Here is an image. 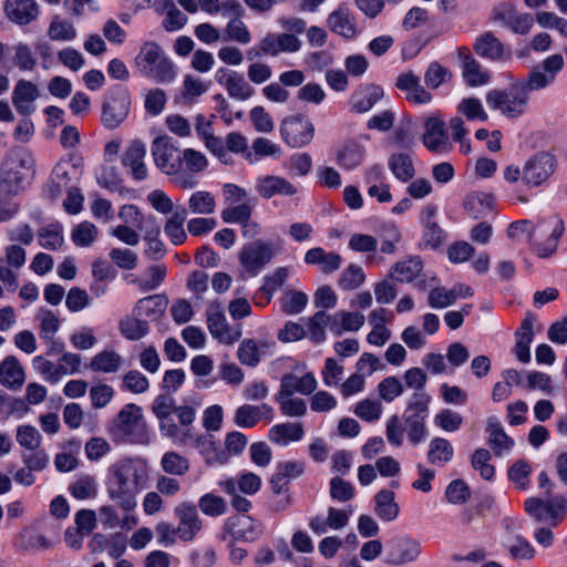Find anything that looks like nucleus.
<instances>
[{
	"instance_id": "obj_1",
	"label": "nucleus",
	"mask_w": 567,
	"mask_h": 567,
	"mask_svg": "<svg viewBox=\"0 0 567 567\" xmlns=\"http://www.w3.org/2000/svg\"><path fill=\"white\" fill-rule=\"evenodd\" d=\"M152 412L158 420L161 434L173 443L185 445L193 442L194 447L204 457L215 446L216 442L213 435H195L196 409L194 406L177 405L171 395L159 394L153 400Z\"/></svg>"
},
{
	"instance_id": "obj_2",
	"label": "nucleus",
	"mask_w": 567,
	"mask_h": 567,
	"mask_svg": "<svg viewBox=\"0 0 567 567\" xmlns=\"http://www.w3.org/2000/svg\"><path fill=\"white\" fill-rule=\"evenodd\" d=\"M150 478L147 461L124 457L107 470L106 491L111 501L121 509L131 512L137 506L136 497Z\"/></svg>"
},
{
	"instance_id": "obj_3",
	"label": "nucleus",
	"mask_w": 567,
	"mask_h": 567,
	"mask_svg": "<svg viewBox=\"0 0 567 567\" xmlns=\"http://www.w3.org/2000/svg\"><path fill=\"white\" fill-rule=\"evenodd\" d=\"M135 66L141 75L159 84L172 83L177 74L173 61L154 42H146L141 47L135 56Z\"/></svg>"
},
{
	"instance_id": "obj_4",
	"label": "nucleus",
	"mask_w": 567,
	"mask_h": 567,
	"mask_svg": "<svg viewBox=\"0 0 567 567\" xmlns=\"http://www.w3.org/2000/svg\"><path fill=\"white\" fill-rule=\"evenodd\" d=\"M107 433L116 443H145L146 432L142 409L134 404H125L110 422Z\"/></svg>"
},
{
	"instance_id": "obj_5",
	"label": "nucleus",
	"mask_w": 567,
	"mask_h": 567,
	"mask_svg": "<svg viewBox=\"0 0 567 567\" xmlns=\"http://www.w3.org/2000/svg\"><path fill=\"white\" fill-rule=\"evenodd\" d=\"M486 104L503 116L515 120L522 117L528 107L529 94L524 82H515L506 89L489 90L485 96Z\"/></svg>"
},
{
	"instance_id": "obj_6",
	"label": "nucleus",
	"mask_w": 567,
	"mask_h": 567,
	"mask_svg": "<svg viewBox=\"0 0 567 567\" xmlns=\"http://www.w3.org/2000/svg\"><path fill=\"white\" fill-rule=\"evenodd\" d=\"M565 231L564 220L558 215H549L534 224L532 249L539 258L551 257Z\"/></svg>"
},
{
	"instance_id": "obj_7",
	"label": "nucleus",
	"mask_w": 567,
	"mask_h": 567,
	"mask_svg": "<svg viewBox=\"0 0 567 567\" xmlns=\"http://www.w3.org/2000/svg\"><path fill=\"white\" fill-rule=\"evenodd\" d=\"M525 511L536 522L555 527L567 514V495H559L545 501L529 497L525 502Z\"/></svg>"
},
{
	"instance_id": "obj_8",
	"label": "nucleus",
	"mask_w": 567,
	"mask_h": 567,
	"mask_svg": "<svg viewBox=\"0 0 567 567\" xmlns=\"http://www.w3.org/2000/svg\"><path fill=\"white\" fill-rule=\"evenodd\" d=\"M151 153L156 167L164 174L177 175L182 173V153L172 137L162 135L154 138Z\"/></svg>"
},
{
	"instance_id": "obj_9",
	"label": "nucleus",
	"mask_w": 567,
	"mask_h": 567,
	"mask_svg": "<svg viewBox=\"0 0 567 567\" xmlns=\"http://www.w3.org/2000/svg\"><path fill=\"white\" fill-rule=\"evenodd\" d=\"M301 40L292 33L286 32H268L258 43V52L255 55L254 49H250L247 54L249 60L256 59L257 54L261 53L267 56H278L282 53H296L301 49Z\"/></svg>"
},
{
	"instance_id": "obj_10",
	"label": "nucleus",
	"mask_w": 567,
	"mask_h": 567,
	"mask_svg": "<svg viewBox=\"0 0 567 567\" xmlns=\"http://www.w3.org/2000/svg\"><path fill=\"white\" fill-rule=\"evenodd\" d=\"M174 516L178 522L176 527L179 534V542L190 543L202 533L204 522L194 503L188 501L178 503L174 507Z\"/></svg>"
},
{
	"instance_id": "obj_11",
	"label": "nucleus",
	"mask_w": 567,
	"mask_h": 567,
	"mask_svg": "<svg viewBox=\"0 0 567 567\" xmlns=\"http://www.w3.org/2000/svg\"><path fill=\"white\" fill-rule=\"evenodd\" d=\"M30 164V158L8 157L1 166L0 188L8 193H17L21 189L29 177Z\"/></svg>"
},
{
	"instance_id": "obj_12",
	"label": "nucleus",
	"mask_w": 567,
	"mask_h": 567,
	"mask_svg": "<svg viewBox=\"0 0 567 567\" xmlns=\"http://www.w3.org/2000/svg\"><path fill=\"white\" fill-rule=\"evenodd\" d=\"M206 321L210 334L220 343L233 344L240 338V330H235L228 324L223 305L218 301L207 306Z\"/></svg>"
},
{
	"instance_id": "obj_13",
	"label": "nucleus",
	"mask_w": 567,
	"mask_h": 567,
	"mask_svg": "<svg viewBox=\"0 0 567 567\" xmlns=\"http://www.w3.org/2000/svg\"><path fill=\"white\" fill-rule=\"evenodd\" d=\"M282 140L290 147H302L309 144L315 134V127L310 120L300 116L286 117L280 125Z\"/></svg>"
},
{
	"instance_id": "obj_14",
	"label": "nucleus",
	"mask_w": 567,
	"mask_h": 567,
	"mask_svg": "<svg viewBox=\"0 0 567 567\" xmlns=\"http://www.w3.org/2000/svg\"><path fill=\"white\" fill-rule=\"evenodd\" d=\"M421 555V544L411 536H398L388 543L385 563L402 566L414 563Z\"/></svg>"
},
{
	"instance_id": "obj_15",
	"label": "nucleus",
	"mask_w": 567,
	"mask_h": 567,
	"mask_svg": "<svg viewBox=\"0 0 567 567\" xmlns=\"http://www.w3.org/2000/svg\"><path fill=\"white\" fill-rule=\"evenodd\" d=\"M130 95L125 90H112L103 103L102 122L107 128L117 127L127 116Z\"/></svg>"
},
{
	"instance_id": "obj_16",
	"label": "nucleus",
	"mask_w": 567,
	"mask_h": 567,
	"mask_svg": "<svg viewBox=\"0 0 567 567\" xmlns=\"http://www.w3.org/2000/svg\"><path fill=\"white\" fill-rule=\"evenodd\" d=\"M423 145L432 153L447 154L452 150L445 123L439 114H432L424 121Z\"/></svg>"
},
{
	"instance_id": "obj_17",
	"label": "nucleus",
	"mask_w": 567,
	"mask_h": 567,
	"mask_svg": "<svg viewBox=\"0 0 567 567\" xmlns=\"http://www.w3.org/2000/svg\"><path fill=\"white\" fill-rule=\"evenodd\" d=\"M556 162L548 153H539L523 166V183L530 187H537L545 183L555 172Z\"/></svg>"
},
{
	"instance_id": "obj_18",
	"label": "nucleus",
	"mask_w": 567,
	"mask_h": 567,
	"mask_svg": "<svg viewBox=\"0 0 567 567\" xmlns=\"http://www.w3.org/2000/svg\"><path fill=\"white\" fill-rule=\"evenodd\" d=\"M276 343L268 339L246 338L237 349V359L243 365L255 368L275 353Z\"/></svg>"
},
{
	"instance_id": "obj_19",
	"label": "nucleus",
	"mask_w": 567,
	"mask_h": 567,
	"mask_svg": "<svg viewBox=\"0 0 567 567\" xmlns=\"http://www.w3.org/2000/svg\"><path fill=\"white\" fill-rule=\"evenodd\" d=\"M272 256L270 245L256 240L241 248L239 261L246 271L256 276L271 260Z\"/></svg>"
},
{
	"instance_id": "obj_20",
	"label": "nucleus",
	"mask_w": 567,
	"mask_h": 567,
	"mask_svg": "<svg viewBox=\"0 0 567 567\" xmlns=\"http://www.w3.org/2000/svg\"><path fill=\"white\" fill-rule=\"evenodd\" d=\"M474 52L493 62H506L512 59V51L492 31H485L476 37L473 43Z\"/></svg>"
},
{
	"instance_id": "obj_21",
	"label": "nucleus",
	"mask_w": 567,
	"mask_h": 567,
	"mask_svg": "<svg viewBox=\"0 0 567 567\" xmlns=\"http://www.w3.org/2000/svg\"><path fill=\"white\" fill-rule=\"evenodd\" d=\"M327 24L331 32L346 40H353L361 32L355 16L344 6H340L329 13Z\"/></svg>"
},
{
	"instance_id": "obj_22",
	"label": "nucleus",
	"mask_w": 567,
	"mask_h": 567,
	"mask_svg": "<svg viewBox=\"0 0 567 567\" xmlns=\"http://www.w3.org/2000/svg\"><path fill=\"white\" fill-rule=\"evenodd\" d=\"M215 80L235 100H248L254 93L251 85L236 71L220 68L215 73Z\"/></svg>"
},
{
	"instance_id": "obj_23",
	"label": "nucleus",
	"mask_w": 567,
	"mask_h": 567,
	"mask_svg": "<svg viewBox=\"0 0 567 567\" xmlns=\"http://www.w3.org/2000/svg\"><path fill=\"white\" fill-rule=\"evenodd\" d=\"M255 190L265 199L274 196H293L297 194V187L285 177L278 175H261L256 178Z\"/></svg>"
},
{
	"instance_id": "obj_24",
	"label": "nucleus",
	"mask_w": 567,
	"mask_h": 567,
	"mask_svg": "<svg viewBox=\"0 0 567 567\" xmlns=\"http://www.w3.org/2000/svg\"><path fill=\"white\" fill-rule=\"evenodd\" d=\"M146 146L142 141H132L122 155V165L130 169L132 177L136 181H143L147 177V167L144 158Z\"/></svg>"
},
{
	"instance_id": "obj_25",
	"label": "nucleus",
	"mask_w": 567,
	"mask_h": 567,
	"mask_svg": "<svg viewBox=\"0 0 567 567\" xmlns=\"http://www.w3.org/2000/svg\"><path fill=\"white\" fill-rule=\"evenodd\" d=\"M37 0H6L3 10L7 18L16 24L25 25L39 16Z\"/></svg>"
},
{
	"instance_id": "obj_26",
	"label": "nucleus",
	"mask_w": 567,
	"mask_h": 567,
	"mask_svg": "<svg viewBox=\"0 0 567 567\" xmlns=\"http://www.w3.org/2000/svg\"><path fill=\"white\" fill-rule=\"evenodd\" d=\"M39 96L35 84L28 80H19L12 92V104L17 112L28 116L35 111L34 101Z\"/></svg>"
},
{
	"instance_id": "obj_27",
	"label": "nucleus",
	"mask_w": 567,
	"mask_h": 567,
	"mask_svg": "<svg viewBox=\"0 0 567 567\" xmlns=\"http://www.w3.org/2000/svg\"><path fill=\"white\" fill-rule=\"evenodd\" d=\"M274 417V409L262 403L260 405L243 404L235 411L234 422L237 426L244 429L254 427L261 419L271 421Z\"/></svg>"
},
{
	"instance_id": "obj_28",
	"label": "nucleus",
	"mask_w": 567,
	"mask_h": 567,
	"mask_svg": "<svg viewBox=\"0 0 567 567\" xmlns=\"http://www.w3.org/2000/svg\"><path fill=\"white\" fill-rule=\"evenodd\" d=\"M365 159V147L355 140L346 141L336 151V163L346 171L362 165Z\"/></svg>"
},
{
	"instance_id": "obj_29",
	"label": "nucleus",
	"mask_w": 567,
	"mask_h": 567,
	"mask_svg": "<svg viewBox=\"0 0 567 567\" xmlns=\"http://www.w3.org/2000/svg\"><path fill=\"white\" fill-rule=\"evenodd\" d=\"M318 385V382L311 372L299 377L293 373L284 374L280 379V386L278 392L285 394L299 393L302 395L311 394Z\"/></svg>"
},
{
	"instance_id": "obj_30",
	"label": "nucleus",
	"mask_w": 567,
	"mask_h": 567,
	"mask_svg": "<svg viewBox=\"0 0 567 567\" xmlns=\"http://www.w3.org/2000/svg\"><path fill=\"white\" fill-rule=\"evenodd\" d=\"M25 374L19 360L13 355L0 362V384L10 390H18L24 383Z\"/></svg>"
},
{
	"instance_id": "obj_31",
	"label": "nucleus",
	"mask_w": 567,
	"mask_h": 567,
	"mask_svg": "<svg viewBox=\"0 0 567 567\" xmlns=\"http://www.w3.org/2000/svg\"><path fill=\"white\" fill-rule=\"evenodd\" d=\"M305 436V429L300 422H286L270 427L268 439L279 445L287 446L291 442H299Z\"/></svg>"
},
{
	"instance_id": "obj_32",
	"label": "nucleus",
	"mask_w": 567,
	"mask_h": 567,
	"mask_svg": "<svg viewBox=\"0 0 567 567\" xmlns=\"http://www.w3.org/2000/svg\"><path fill=\"white\" fill-rule=\"evenodd\" d=\"M486 431L488 433V445L496 456H502L514 445V441L505 433L499 420L495 416L487 419Z\"/></svg>"
},
{
	"instance_id": "obj_33",
	"label": "nucleus",
	"mask_w": 567,
	"mask_h": 567,
	"mask_svg": "<svg viewBox=\"0 0 567 567\" xmlns=\"http://www.w3.org/2000/svg\"><path fill=\"white\" fill-rule=\"evenodd\" d=\"M383 90L378 85L360 86L352 95L350 107L355 113L370 111L383 97Z\"/></svg>"
},
{
	"instance_id": "obj_34",
	"label": "nucleus",
	"mask_w": 567,
	"mask_h": 567,
	"mask_svg": "<svg viewBox=\"0 0 567 567\" xmlns=\"http://www.w3.org/2000/svg\"><path fill=\"white\" fill-rule=\"evenodd\" d=\"M305 262L308 265H319L323 274H331L341 267L342 258L337 252H327L321 247H315L305 254Z\"/></svg>"
},
{
	"instance_id": "obj_35",
	"label": "nucleus",
	"mask_w": 567,
	"mask_h": 567,
	"mask_svg": "<svg viewBox=\"0 0 567 567\" xmlns=\"http://www.w3.org/2000/svg\"><path fill=\"white\" fill-rule=\"evenodd\" d=\"M374 513L383 522L396 519L400 507L395 502V493L391 489H381L374 495Z\"/></svg>"
},
{
	"instance_id": "obj_36",
	"label": "nucleus",
	"mask_w": 567,
	"mask_h": 567,
	"mask_svg": "<svg viewBox=\"0 0 567 567\" xmlns=\"http://www.w3.org/2000/svg\"><path fill=\"white\" fill-rule=\"evenodd\" d=\"M533 324L534 317L529 313L523 320L519 330L516 332V344L514 352L516 358L523 362L528 363L530 361L529 346L533 341Z\"/></svg>"
},
{
	"instance_id": "obj_37",
	"label": "nucleus",
	"mask_w": 567,
	"mask_h": 567,
	"mask_svg": "<svg viewBox=\"0 0 567 567\" xmlns=\"http://www.w3.org/2000/svg\"><path fill=\"white\" fill-rule=\"evenodd\" d=\"M365 318L360 312L338 311L331 316V332L340 336L348 331H358L364 324Z\"/></svg>"
},
{
	"instance_id": "obj_38",
	"label": "nucleus",
	"mask_w": 567,
	"mask_h": 567,
	"mask_svg": "<svg viewBox=\"0 0 567 567\" xmlns=\"http://www.w3.org/2000/svg\"><path fill=\"white\" fill-rule=\"evenodd\" d=\"M231 534L235 538L254 542L262 534V525L250 516H239L231 522Z\"/></svg>"
},
{
	"instance_id": "obj_39",
	"label": "nucleus",
	"mask_w": 567,
	"mask_h": 567,
	"mask_svg": "<svg viewBox=\"0 0 567 567\" xmlns=\"http://www.w3.org/2000/svg\"><path fill=\"white\" fill-rule=\"evenodd\" d=\"M132 311V315L125 316L118 322L121 334L131 341H136L144 338L148 333V323Z\"/></svg>"
},
{
	"instance_id": "obj_40",
	"label": "nucleus",
	"mask_w": 567,
	"mask_h": 567,
	"mask_svg": "<svg viewBox=\"0 0 567 567\" xmlns=\"http://www.w3.org/2000/svg\"><path fill=\"white\" fill-rule=\"evenodd\" d=\"M168 305V299L163 295H153L140 299L134 309V313L146 318H157L164 313Z\"/></svg>"
},
{
	"instance_id": "obj_41",
	"label": "nucleus",
	"mask_w": 567,
	"mask_h": 567,
	"mask_svg": "<svg viewBox=\"0 0 567 567\" xmlns=\"http://www.w3.org/2000/svg\"><path fill=\"white\" fill-rule=\"evenodd\" d=\"M123 358L114 350H103L90 361V369L94 372L115 373L120 370Z\"/></svg>"
},
{
	"instance_id": "obj_42",
	"label": "nucleus",
	"mask_w": 567,
	"mask_h": 567,
	"mask_svg": "<svg viewBox=\"0 0 567 567\" xmlns=\"http://www.w3.org/2000/svg\"><path fill=\"white\" fill-rule=\"evenodd\" d=\"M454 455L452 444L444 437H434L430 441L427 460L432 465L443 466L449 463Z\"/></svg>"
},
{
	"instance_id": "obj_43",
	"label": "nucleus",
	"mask_w": 567,
	"mask_h": 567,
	"mask_svg": "<svg viewBox=\"0 0 567 567\" xmlns=\"http://www.w3.org/2000/svg\"><path fill=\"white\" fill-rule=\"evenodd\" d=\"M388 165L392 174L401 182L410 181L415 174L413 161L406 153L392 154Z\"/></svg>"
},
{
	"instance_id": "obj_44",
	"label": "nucleus",
	"mask_w": 567,
	"mask_h": 567,
	"mask_svg": "<svg viewBox=\"0 0 567 567\" xmlns=\"http://www.w3.org/2000/svg\"><path fill=\"white\" fill-rule=\"evenodd\" d=\"M185 220L186 209L181 207L172 214L164 226L165 234L174 245H181L187 238L186 231L184 230Z\"/></svg>"
},
{
	"instance_id": "obj_45",
	"label": "nucleus",
	"mask_w": 567,
	"mask_h": 567,
	"mask_svg": "<svg viewBox=\"0 0 567 567\" xmlns=\"http://www.w3.org/2000/svg\"><path fill=\"white\" fill-rule=\"evenodd\" d=\"M275 400L279 404L281 413L289 417H301L307 413V403L295 394L277 392Z\"/></svg>"
},
{
	"instance_id": "obj_46",
	"label": "nucleus",
	"mask_w": 567,
	"mask_h": 567,
	"mask_svg": "<svg viewBox=\"0 0 567 567\" xmlns=\"http://www.w3.org/2000/svg\"><path fill=\"white\" fill-rule=\"evenodd\" d=\"M422 270V262L419 258H409L396 262L390 271V277L398 282H411Z\"/></svg>"
},
{
	"instance_id": "obj_47",
	"label": "nucleus",
	"mask_w": 567,
	"mask_h": 567,
	"mask_svg": "<svg viewBox=\"0 0 567 567\" xmlns=\"http://www.w3.org/2000/svg\"><path fill=\"white\" fill-rule=\"evenodd\" d=\"M252 151L246 152L245 159L249 164L257 163L261 157H277L280 146L266 137H258L252 142Z\"/></svg>"
},
{
	"instance_id": "obj_48",
	"label": "nucleus",
	"mask_w": 567,
	"mask_h": 567,
	"mask_svg": "<svg viewBox=\"0 0 567 567\" xmlns=\"http://www.w3.org/2000/svg\"><path fill=\"white\" fill-rule=\"evenodd\" d=\"M188 209L195 215L213 214L216 209L214 195L206 190L194 192L188 199Z\"/></svg>"
},
{
	"instance_id": "obj_49",
	"label": "nucleus",
	"mask_w": 567,
	"mask_h": 567,
	"mask_svg": "<svg viewBox=\"0 0 567 567\" xmlns=\"http://www.w3.org/2000/svg\"><path fill=\"white\" fill-rule=\"evenodd\" d=\"M189 461L177 452H166L161 458V467L164 473L172 476H183L189 471Z\"/></svg>"
},
{
	"instance_id": "obj_50",
	"label": "nucleus",
	"mask_w": 567,
	"mask_h": 567,
	"mask_svg": "<svg viewBox=\"0 0 567 567\" xmlns=\"http://www.w3.org/2000/svg\"><path fill=\"white\" fill-rule=\"evenodd\" d=\"M71 171H75L74 166L69 162H60L55 165L52 176L50 188H53L52 196L55 197L66 189L72 181Z\"/></svg>"
},
{
	"instance_id": "obj_51",
	"label": "nucleus",
	"mask_w": 567,
	"mask_h": 567,
	"mask_svg": "<svg viewBox=\"0 0 567 567\" xmlns=\"http://www.w3.org/2000/svg\"><path fill=\"white\" fill-rule=\"evenodd\" d=\"M462 76L464 82L472 87L482 86L489 82V73L476 59L462 65Z\"/></svg>"
},
{
	"instance_id": "obj_52",
	"label": "nucleus",
	"mask_w": 567,
	"mask_h": 567,
	"mask_svg": "<svg viewBox=\"0 0 567 567\" xmlns=\"http://www.w3.org/2000/svg\"><path fill=\"white\" fill-rule=\"evenodd\" d=\"M457 112L464 115L468 121L485 122L488 120V114L482 101L474 96L463 99L457 105Z\"/></svg>"
},
{
	"instance_id": "obj_53",
	"label": "nucleus",
	"mask_w": 567,
	"mask_h": 567,
	"mask_svg": "<svg viewBox=\"0 0 567 567\" xmlns=\"http://www.w3.org/2000/svg\"><path fill=\"white\" fill-rule=\"evenodd\" d=\"M308 305V296L298 290H286L280 299L281 310L287 315H298Z\"/></svg>"
},
{
	"instance_id": "obj_54",
	"label": "nucleus",
	"mask_w": 567,
	"mask_h": 567,
	"mask_svg": "<svg viewBox=\"0 0 567 567\" xmlns=\"http://www.w3.org/2000/svg\"><path fill=\"white\" fill-rule=\"evenodd\" d=\"M425 421L424 419L410 416V414H403L404 430L412 445H417L427 437Z\"/></svg>"
},
{
	"instance_id": "obj_55",
	"label": "nucleus",
	"mask_w": 567,
	"mask_h": 567,
	"mask_svg": "<svg viewBox=\"0 0 567 567\" xmlns=\"http://www.w3.org/2000/svg\"><path fill=\"white\" fill-rule=\"evenodd\" d=\"M69 491L76 499L92 498L97 493V484L92 475H81L73 484L70 485Z\"/></svg>"
},
{
	"instance_id": "obj_56",
	"label": "nucleus",
	"mask_w": 567,
	"mask_h": 567,
	"mask_svg": "<svg viewBox=\"0 0 567 567\" xmlns=\"http://www.w3.org/2000/svg\"><path fill=\"white\" fill-rule=\"evenodd\" d=\"M365 280V274L361 266L351 264L340 275L338 286L343 290H354Z\"/></svg>"
},
{
	"instance_id": "obj_57",
	"label": "nucleus",
	"mask_w": 567,
	"mask_h": 567,
	"mask_svg": "<svg viewBox=\"0 0 567 567\" xmlns=\"http://www.w3.org/2000/svg\"><path fill=\"white\" fill-rule=\"evenodd\" d=\"M48 35L53 41H71L76 37V30L71 22L54 17L49 25Z\"/></svg>"
},
{
	"instance_id": "obj_58",
	"label": "nucleus",
	"mask_w": 567,
	"mask_h": 567,
	"mask_svg": "<svg viewBox=\"0 0 567 567\" xmlns=\"http://www.w3.org/2000/svg\"><path fill=\"white\" fill-rule=\"evenodd\" d=\"M327 327L331 330V316L324 311L316 312L309 320V338L317 343L322 342L326 338L324 329Z\"/></svg>"
},
{
	"instance_id": "obj_59",
	"label": "nucleus",
	"mask_w": 567,
	"mask_h": 567,
	"mask_svg": "<svg viewBox=\"0 0 567 567\" xmlns=\"http://www.w3.org/2000/svg\"><path fill=\"white\" fill-rule=\"evenodd\" d=\"M198 507L203 514L217 517L226 513L227 505L224 498L213 493L204 494L198 499Z\"/></svg>"
},
{
	"instance_id": "obj_60",
	"label": "nucleus",
	"mask_w": 567,
	"mask_h": 567,
	"mask_svg": "<svg viewBox=\"0 0 567 567\" xmlns=\"http://www.w3.org/2000/svg\"><path fill=\"white\" fill-rule=\"evenodd\" d=\"M225 34V41H234L240 44H248L251 41L250 31L245 22L238 18L228 21Z\"/></svg>"
},
{
	"instance_id": "obj_61",
	"label": "nucleus",
	"mask_w": 567,
	"mask_h": 567,
	"mask_svg": "<svg viewBox=\"0 0 567 567\" xmlns=\"http://www.w3.org/2000/svg\"><path fill=\"white\" fill-rule=\"evenodd\" d=\"M166 102V93L162 89H150L144 93V107L150 115H159L164 111Z\"/></svg>"
},
{
	"instance_id": "obj_62",
	"label": "nucleus",
	"mask_w": 567,
	"mask_h": 567,
	"mask_svg": "<svg viewBox=\"0 0 567 567\" xmlns=\"http://www.w3.org/2000/svg\"><path fill=\"white\" fill-rule=\"evenodd\" d=\"M182 172L188 171L190 173H200L207 165L206 156L194 148H185L182 152Z\"/></svg>"
},
{
	"instance_id": "obj_63",
	"label": "nucleus",
	"mask_w": 567,
	"mask_h": 567,
	"mask_svg": "<svg viewBox=\"0 0 567 567\" xmlns=\"http://www.w3.org/2000/svg\"><path fill=\"white\" fill-rule=\"evenodd\" d=\"M452 78V72L444 68L439 62H432L430 63L425 74H424V82L427 87L430 89H437L442 84L450 81Z\"/></svg>"
},
{
	"instance_id": "obj_64",
	"label": "nucleus",
	"mask_w": 567,
	"mask_h": 567,
	"mask_svg": "<svg viewBox=\"0 0 567 567\" xmlns=\"http://www.w3.org/2000/svg\"><path fill=\"white\" fill-rule=\"evenodd\" d=\"M382 411V404L371 399L360 401L353 410L354 414L365 422L378 421L381 417Z\"/></svg>"
}]
</instances>
